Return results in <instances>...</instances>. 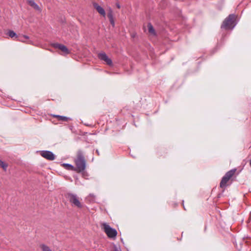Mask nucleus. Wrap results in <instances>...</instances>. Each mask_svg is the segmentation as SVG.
<instances>
[{
  "mask_svg": "<svg viewBox=\"0 0 251 251\" xmlns=\"http://www.w3.org/2000/svg\"><path fill=\"white\" fill-rule=\"evenodd\" d=\"M52 46L55 49H59L66 54H69L70 52L69 50L65 45L59 44L58 43H54L52 44Z\"/></svg>",
  "mask_w": 251,
  "mask_h": 251,
  "instance_id": "6e6552de",
  "label": "nucleus"
},
{
  "mask_svg": "<svg viewBox=\"0 0 251 251\" xmlns=\"http://www.w3.org/2000/svg\"><path fill=\"white\" fill-rule=\"evenodd\" d=\"M53 117L57 118L58 120L59 121H67L68 120V118L64 116H60L58 115H54Z\"/></svg>",
  "mask_w": 251,
  "mask_h": 251,
  "instance_id": "dca6fc26",
  "label": "nucleus"
},
{
  "mask_svg": "<svg viewBox=\"0 0 251 251\" xmlns=\"http://www.w3.org/2000/svg\"><path fill=\"white\" fill-rule=\"evenodd\" d=\"M63 166L67 170H75L74 166L68 163H63Z\"/></svg>",
  "mask_w": 251,
  "mask_h": 251,
  "instance_id": "2eb2a0df",
  "label": "nucleus"
},
{
  "mask_svg": "<svg viewBox=\"0 0 251 251\" xmlns=\"http://www.w3.org/2000/svg\"><path fill=\"white\" fill-rule=\"evenodd\" d=\"M206 226H205V228H204V230L205 231L206 230Z\"/></svg>",
  "mask_w": 251,
  "mask_h": 251,
  "instance_id": "bb28decb",
  "label": "nucleus"
},
{
  "mask_svg": "<svg viewBox=\"0 0 251 251\" xmlns=\"http://www.w3.org/2000/svg\"><path fill=\"white\" fill-rule=\"evenodd\" d=\"M23 38H24L25 39H29V37L27 35H23Z\"/></svg>",
  "mask_w": 251,
  "mask_h": 251,
  "instance_id": "aec40b11",
  "label": "nucleus"
},
{
  "mask_svg": "<svg viewBox=\"0 0 251 251\" xmlns=\"http://www.w3.org/2000/svg\"><path fill=\"white\" fill-rule=\"evenodd\" d=\"M237 24L236 15L230 14L223 22L221 28L225 30H232Z\"/></svg>",
  "mask_w": 251,
  "mask_h": 251,
  "instance_id": "f257e3e1",
  "label": "nucleus"
},
{
  "mask_svg": "<svg viewBox=\"0 0 251 251\" xmlns=\"http://www.w3.org/2000/svg\"><path fill=\"white\" fill-rule=\"evenodd\" d=\"M7 34L11 38H18V40L21 41V42H24V41L23 39H21L19 38L18 36L16 34V33L13 31V30H9L8 31Z\"/></svg>",
  "mask_w": 251,
  "mask_h": 251,
  "instance_id": "ddd939ff",
  "label": "nucleus"
},
{
  "mask_svg": "<svg viewBox=\"0 0 251 251\" xmlns=\"http://www.w3.org/2000/svg\"><path fill=\"white\" fill-rule=\"evenodd\" d=\"M133 124H134V125H135V126H137L135 125L134 122H133Z\"/></svg>",
  "mask_w": 251,
  "mask_h": 251,
  "instance_id": "a878e982",
  "label": "nucleus"
},
{
  "mask_svg": "<svg viewBox=\"0 0 251 251\" xmlns=\"http://www.w3.org/2000/svg\"><path fill=\"white\" fill-rule=\"evenodd\" d=\"M94 7L97 10V12L103 17H105L106 13L104 9L97 3H93Z\"/></svg>",
  "mask_w": 251,
  "mask_h": 251,
  "instance_id": "1a4fd4ad",
  "label": "nucleus"
},
{
  "mask_svg": "<svg viewBox=\"0 0 251 251\" xmlns=\"http://www.w3.org/2000/svg\"><path fill=\"white\" fill-rule=\"evenodd\" d=\"M41 248L43 251H51L50 248L45 245H42Z\"/></svg>",
  "mask_w": 251,
  "mask_h": 251,
  "instance_id": "a211bd4d",
  "label": "nucleus"
},
{
  "mask_svg": "<svg viewBox=\"0 0 251 251\" xmlns=\"http://www.w3.org/2000/svg\"><path fill=\"white\" fill-rule=\"evenodd\" d=\"M126 250L127 251H128L127 250V249H126Z\"/></svg>",
  "mask_w": 251,
  "mask_h": 251,
  "instance_id": "c85d7f7f",
  "label": "nucleus"
},
{
  "mask_svg": "<svg viewBox=\"0 0 251 251\" xmlns=\"http://www.w3.org/2000/svg\"><path fill=\"white\" fill-rule=\"evenodd\" d=\"M104 231L107 235L108 238L111 239H115L117 235V230L106 223L102 224Z\"/></svg>",
  "mask_w": 251,
  "mask_h": 251,
  "instance_id": "20e7f679",
  "label": "nucleus"
},
{
  "mask_svg": "<svg viewBox=\"0 0 251 251\" xmlns=\"http://www.w3.org/2000/svg\"><path fill=\"white\" fill-rule=\"evenodd\" d=\"M98 56L100 60L104 61L107 65L109 66H112L113 65L112 60L108 57L105 52H101L99 53Z\"/></svg>",
  "mask_w": 251,
  "mask_h": 251,
  "instance_id": "423d86ee",
  "label": "nucleus"
},
{
  "mask_svg": "<svg viewBox=\"0 0 251 251\" xmlns=\"http://www.w3.org/2000/svg\"><path fill=\"white\" fill-rule=\"evenodd\" d=\"M0 166L4 171H6L8 165L1 160H0Z\"/></svg>",
  "mask_w": 251,
  "mask_h": 251,
  "instance_id": "f3484780",
  "label": "nucleus"
},
{
  "mask_svg": "<svg viewBox=\"0 0 251 251\" xmlns=\"http://www.w3.org/2000/svg\"><path fill=\"white\" fill-rule=\"evenodd\" d=\"M250 165L251 167V159L250 160Z\"/></svg>",
  "mask_w": 251,
  "mask_h": 251,
  "instance_id": "393cba45",
  "label": "nucleus"
},
{
  "mask_svg": "<svg viewBox=\"0 0 251 251\" xmlns=\"http://www.w3.org/2000/svg\"><path fill=\"white\" fill-rule=\"evenodd\" d=\"M75 163L76 166V170L78 172H81L85 169L86 161L83 152L81 150L77 151V157L75 159Z\"/></svg>",
  "mask_w": 251,
  "mask_h": 251,
  "instance_id": "f03ea898",
  "label": "nucleus"
},
{
  "mask_svg": "<svg viewBox=\"0 0 251 251\" xmlns=\"http://www.w3.org/2000/svg\"><path fill=\"white\" fill-rule=\"evenodd\" d=\"M90 196H93V194H90Z\"/></svg>",
  "mask_w": 251,
  "mask_h": 251,
  "instance_id": "cd10ccee",
  "label": "nucleus"
},
{
  "mask_svg": "<svg viewBox=\"0 0 251 251\" xmlns=\"http://www.w3.org/2000/svg\"><path fill=\"white\" fill-rule=\"evenodd\" d=\"M182 205L183 206V208L185 210V206L184 205V201L183 200L182 201Z\"/></svg>",
  "mask_w": 251,
  "mask_h": 251,
  "instance_id": "5701e85b",
  "label": "nucleus"
},
{
  "mask_svg": "<svg viewBox=\"0 0 251 251\" xmlns=\"http://www.w3.org/2000/svg\"><path fill=\"white\" fill-rule=\"evenodd\" d=\"M40 154L44 158L49 160H53L55 159V155L52 152L49 151H40Z\"/></svg>",
  "mask_w": 251,
  "mask_h": 251,
  "instance_id": "0eeeda50",
  "label": "nucleus"
},
{
  "mask_svg": "<svg viewBox=\"0 0 251 251\" xmlns=\"http://www.w3.org/2000/svg\"><path fill=\"white\" fill-rule=\"evenodd\" d=\"M96 153H97V154H98V155H100V152H99V150H96Z\"/></svg>",
  "mask_w": 251,
  "mask_h": 251,
  "instance_id": "4be33fe9",
  "label": "nucleus"
},
{
  "mask_svg": "<svg viewBox=\"0 0 251 251\" xmlns=\"http://www.w3.org/2000/svg\"><path fill=\"white\" fill-rule=\"evenodd\" d=\"M107 17L109 19V22L111 25L114 26L115 25L114 17H113V12L112 10L110 8L107 12Z\"/></svg>",
  "mask_w": 251,
  "mask_h": 251,
  "instance_id": "f8f14e48",
  "label": "nucleus"
},
{
  "mask_svg": "<svg viewBox=\"0 0 251 251\" xmlns=\"http://www.w3.org/2000/svg\"><path fill=\"white\" fill-rule=\"evenodd\" d=\"M225 36V35H222V40H224Z\"/></svg>",
  "mask_w": 251,
  "mask_h": 251,
  "instance_id": "b1692460",
  "label": "nucleus"
},
{
  "mask_svg": "<svg viewBox=\"0 0 251 251\" xmlns=\"http://www.w3.org/2000/svg\"><path fill=\"white\" fill-rule=\"evenodd\" d=\"M147 26L148 28V31L149 32V33H150L152 35H156V33L151 24V23H149L148 24Z\"/></svg>",
  "mask_w": 251,
  "mask_h": 251,
  "instance_id": "4468645a",
  "label": "nucleus"
},
{
  "mask_svg": "<svg viewBox=\"0 0 251 251\" xmlns=\"http://www.w3.org/2000/svg\"><path fill=\"white\" fill-rule=\"evenodd\" d=\"M116 6L118 8H120L121 7L120 4L118 3H116Z\"/></svg>",
  "mask_w": 251,
  "mask_h": 251,
  "instance_id": "412c9836",
  "label": "nucleus"
},
{
  "mask_svg": "<svg viewBox=\"0 0 251 251\" xmlns=\"http://www.w3.org/2000/svg\"><path fill=\"white\" fill-rule=\"evenodd\" d=\"M107 17L109 19V22L111 25L114 26L115 25L114 17H113V12L112 10L110 8L107 12Z\"/></svg>",
  "mask_w": 251,
  "mask_h": 251,
  "instance_id": "9b49d317",
  "label": "nucleus"
},
{
  "mask_svg": "<svg viewBox=\"0 0 251 251\" xmlns=\"http://www.w3.org/2000/svg\"><path fill=\"white\" fill-rule=\"evenodd\" d=\"M121 251V249H120V247H117L116 245L114 246L113 248L111 250V251Z\"/></svg>",
  "mask_w": 251,
  "mask_h": 251,
  "instance_id": "6ab92c4d",
  "label": "nucleus"
},
{
  "mask_svg": "<svg viewBox=\"0 0 251 251\" xmlns=\"http://www.w3.org/2000/svg\"><path fill=\"white\" fill-rule=\"evenodd\" d=\"M27 2L31 7L33 8L34 9L39 12L41 11V9L38 6V5L35 2L34 0H27Z\"/></svg>",
  "mask_w": 251,
  "mask_h": 251,
  "instance_id": "9d476101",
  "label": "nucleus"
},
{
  "mask_svg": "<svg viewBox=\"0 0 251 251\" xmlns=\"http://www.w3.org/2000/svg\"><path fill=\"white\" fill-rule=\"evenodd\" d=\"M68 199L73 206L81 208L83 205L79 201V198L76 194L73 193L68 194Z\"/></svg>",
  "mask_w": 251,
  "mask_h": 251,
  "instance_id": "39448f33",
  "label": "nucleus"
},
{
  "mask_svg": "<svg viewBox=\"0 0 251 251\" xmlns=\"http://www.w3.org/2000/svg\"><path fill=\"white\" fill-rule=\"evenodd\" d=\"M236 169H233L226 173L225 176L222 177L221 181L220 186L221 188H225L227 186V182L234 175Z\"/></svg>",
  "mask_w": 251,
  "mask_h": 251,
  "instance_id": "7ed1b4c3",
  "label": "nucleus"
}]
</instances>
